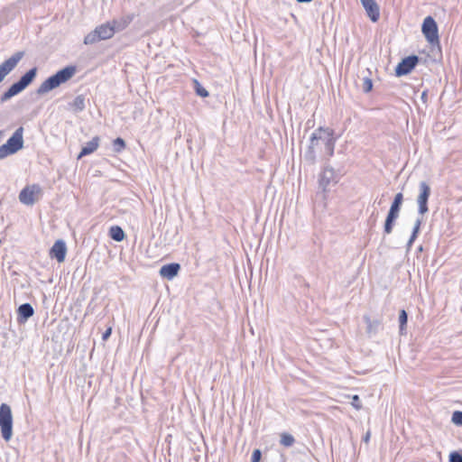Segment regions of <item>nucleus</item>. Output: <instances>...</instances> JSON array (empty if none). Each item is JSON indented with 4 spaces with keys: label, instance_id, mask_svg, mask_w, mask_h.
Wrapping results in <instances>:
<instances>
[{
    "label": "nucleus",
    "instance_id": "f257e3e1",
    "mask_svg": "<svg viewBox=\"0 0 462 462\" xmlns=\"http://www.w3.org/2000/svg\"><path fill=\"white\" fill-rule=\"evenodd\" d=\"M76 66L69 65L60 70L55 74L46 79L36 89V93L39 96L45 95L46 93L55 89L61 84L69 81L76 73Z\"/></svg>",
    "mask_w": 462,
    "mask_h": 462
},
{
    "label": "nucleus",
    "instance_id": "f03ea898",
    "mask_svg": "<svg viewBox=\"0 0 462 462\" xmlns=\"http://www.w3.org/2000/svg\"><path fill=\"white\" fill-rule=\"evenodd\" d=\"M38 69L33 67L27 70L20 79L13 83L6 91H5L0 97V102L5 103L13 97L20 94L25 88H27L35 79L37 76Z\"/></svg>",
    "mask_w": 462,
    "mask_h": 462
},
{
    "label": "nucleus",
    "instance_id": "7ed1b4c3",
    "mask_svg": "<svg viewBox=\"0 0 462 462\" xmlns=\"http://www.w3.org/2000/svg\"><path fill=\"white\" fill-rule=\"evenodd\" d=\"M115 34V29L110 22L97 26L95 30L88 33L84 38V44L91 45L98 42L111 39Z\"/></svg>",
    "mask_w": 462,
    "mask_h": 462
},
{
    "label": "nucleus",
    "instance_id": "20e7f679",
    "mask_svg": "<svg viewBox=\"0 0 462 462\" xmlns=\"http://www.w3.org/2000/svg\"><path fill=\"white\" fill-rule=\"evenodd\" d=\"M0 428L3 439L5 441L10 440L13 436V415L10 406L6 403L0 405Z\"/></svg>",
    "mask_w": 462,
    "mask_h": 462
},
{
    "label": "nucleus",
    "instance_id": "39448f33",
    "mask_svg": "<svg viewBox=\"0 0 462 462\" xmlns=\"http://www.w3.org/2000/svg\"><path fill=\"white\" fill-rule=\"evenodd\" d=\"M422 33L431 45H439L438 24L431 16H427L421 26Z\"/></svg>",
    "mask_w": 462,
    "mask_h": 462
},
{
    "label": "nucleus",
    "instance_id": "423d86ee",
    "mask_svg": "<svg viewBox=\"0 0 462 462\" xmlns=\"http://www.w3.org/2000/svg\"><path fill=\"white\" fill-rule=\"evenodd\" d=\"M41 194L42 188L39 184L27 185L20 191L19 200L23 205L32 206L38 199L37 196Z\"/></svg>",
    "mask_w": 462,
    "mask_h": 462
},
{
    "label": "nucleus",
    "instance_id": "0eeeda50",
    "mask_svg": "<svg viewBox=\"0 0 462 462\" xmlns=\"http://www.w3.org/2000/svg\"><path fill=\"white\" fill-rule=\"evenodd\" d=\"M431 189L426 181H420L419 184V195L417 197L418 212L423 216L429 211L428 201Z\"/></svg>",
    "mask_w": 462,
    "mask_h": 462
},
{
    "label": "nucleus",
    "instance_id": "6e6552de",
    "mask_svg": "<svg viewBox=\"0 0 462 462\" xmlns=\"http://www.w3.org/2000/svg\"><path fill=\"white\" fill-rule=\"evenodd\" d=\"M23 56L24 51H16L0 65V83L16 68Z\"/></svg>",
    "mask_w": 462,
    "mask_h": 462
},
{
    "label": "nucleus",
    "instance_id": "1a4fd4ad",
    "mask_svg": "<svg viewBox=\"0 0 462 462\" xmlns=\"http://www.w3.org/2000/svg\"><path fill=\"white\" fill-rule=\"evenodd\" d=\"M419 57L417 55H410L403 58L395 68V75L402 77L408 75L419 63Z\"/></svg>",
    "mask_w": 462,
    "mask_h": 462
},
{
    "label": "nucleus",
    "instance_id": "9d476101",
    "mask_svg": "<svg viewBox=\"0 0 462 462\" xmlns=\"http://www.w3.org/2000/svg\"><path fill=\"white\" fill-rule=\"evenodd\" d=\"M23 128L20 126L17 128L13 135L7 140L6 145L9 149L15 153L23 147Z\"/></svg>",
    "mask_w": 462,
    "mask_h": 462
},
{
    "label": "nucleus",
    "instance_id": "9b49d317",
    "mask_svg": "<svg viewBox=\"0 0 462 462\" xmlns=\"http://www.w3.org/2000/svg\"><path fill=\"white\" fill-rule=\"evenodd\" d=\"M67 254V246L63 240H57L50 250V257L58 263H63Z\"/></svg>",
    "mask_w": 462,
    "mask_h": 462
},
{
    "label": "nucleus",
    "instance_id": "f8f14e48",
    "mask_svg": "<svg viewBox=\"0 0 462 462\" xmlns=\"http://www.w3.org/2000/svg\"><path fill=\"white\" fill-rule=\"evenodd\" d=\"M334 136V130L329 128L319 127L315 130L311 136L310 141L312 145H318L319 142L322 143H326L328 139H331Z\"/></svg>",
    "mask_w": 462,
    "mask_h": 462
},
{
    "label": "nucleus",
    "instance_id": "ddd939ff",
    "mask_svg": "<svg viewBox=\"0 0 462 462\" xmlns=\"http://www.w3.org/2000/svg\"><path fill=\"white\" fill-rule=\"evenodd\" d=\"M363 7L365 10L367 16L374 23H376L380 18V7L375 0H360Z\"/></svg>",
    "mask_w": 462,
    "mask_h": 462
},
{
    "label": "nucleus",
    "instance_id": "4468645a",
    "mask_svg": "<svg viewBox=\"0 0 462 462\" xmlns=\"http://www.w3.org/2000/svg\"><path fill=\"white\" fill-rule=\"evenodd\" d=\"M337 176L333 168L329 166H326L320 174L319 178V186L322 188L323 191L327 190V187L334 182L336 183L337 180H336Z\"/></svg>",
    "mask_w": 462,
    "mask_h": 462
},
{
    "label": "nucleus",
    "instance_id": "2eb2a0df",
    "mask_svg": "<svg viewBox=\"0 0 462 462\" xmlns=\"http://www.w3.org/2000/svg\"><path fill=\"white\" fill-rule=\"evenodd\" d=\"M180 270V264L178 263H171L161 267L159 273L162 278L171 280L176 277Z\"/></svg>",
    "mask_w": 462,
    "mask_h": 462
},
{
    "label": "nucleus",
    "instance_id": "dca6fc26",
    "mask_svg": "<svg viewBox=\"0 0 462 462\" xmlns=\"http://www.w3.org/2000/svg\"><path fill=\"white\" fill-rule=\"evenodd\" d=\"M34 310L30 303H23L17 309V321L19 324L25 323L32 315Z\"/></svg>",
    "mask_w": 462,
    "mask_h": 462
},
{
    "label": "nucleus",
    "instance_id": "f3484780",
    "mask_svg": "<svg viewBox=\"0 0 462 462\" xmlns=\"http://www.w3.org/2000/svg\"><path fill=\"white\" fill-rule=\"evenodd\" d=\"M99 141H100V139L98 136L93 137L92 140L86 143V145L82 147L79 154L78 155V159H80L86 155H88V154H91L92 152H94L99 145Z\"/></svg>",
    "mask_w": 462,
    "mask_h": 462
},
{
    "label": "nucleus",
    "instance_id": "a211bd4d",
    "mask_svg": "<svg viewBox=\"0 0 462 462\" xmlns=\"http://www.w3.org/2000/svg\"><path fill=\"white\" fill-rule=\"evenodd\" d=\"M399 217V213H394L393 211H388L386 216L384 225H383V233L384 235H390L393 232V226L395 225L396 220Z\"/></svg>",
    "mask_w": 462,
    "mask_h": 462
},
{
    "label": "nucleus",
    "instance_id": "6ab92c4d",
    "mask_svg": "<svg viewBox=\"0 0 462 462\" xmlns=\"http://www.w3.org/2000/svg\"><path fill=\"white\" fill-rule=\"evenodd\" d=\"M133 21V15L123 16L119 19H114L112 22V27L115 29V33L121 32L125 29Z\"/></svg>",
    "mask_w": 462,
    "mask_h": 462
},
{
    "label": "nucleus",
    "instance_id": "aec40b11",
    "mask_svg": "<svg viewBox=\"0 0 462 462\" xmlns=\"http://www.w3.org/2000/svg\"><path fill=\"white\" fill-rule=\"evenodd\" d=\"M68 106L69 109L72 110L75 113L82 112L86 107L84 96H77L72 102L69 103Z\"/></svg>",
    "mask_w": 462,
    "mask_h": 462
},
{
    "label": "nucleus",
    "instance_id": "412c9836",
    "mask_svg": "<svg viewBox=\"0 0 462 462\" xmlns=\"http://www.w3.org/2000/svg\"><path fill=\"white\" fill-rule=\"evenodd\" d=\"M109 236L116 242H122L125 238V233L119 226H112L109 228Z\"/></svg>",
    "mask_w": 462,
    "mask_h": 462
},
{
    "label": "nucleus",
    "instance_id": "4be33fe9",
    "mask_svg": "<svg viewBox=\"0 0 462 462\" xmlns=\"http://www.w3.org/2000/svg\"><path fill=\"white\" fill-rule=\"evenodd\" d=\"M364 320L366 324V332L369 335H374L379 327L381 326V322L378 319H371L368 316L364 317Z\"/></svg>",
    "mask_w": 462,
    "mask_h": 462
},
{
    "label": "nucleus",
    "instance_id": "5701e85b",
    "mask_svg": "<svg viewBox=\"0 0 462 462\" xmlns=\"http://www.w3.org/2000/svg\"><path fill=\"white\" fill-rule=\"evenodd\" d=\"M421 224H422V217H418L414 223L411 235L410 236V239L407 242V249L408 250L411 247L413 242L417 238L418 234L420 233Z\"/></svg>",
    "mask_w": 462,
    "mask_h": 462
},
{
    "label": "nucleus",
    "instance_id": "b1692460",
    "mask_svg": "<svg viewBox=\"0 0 462 462\" xmlns=\"http://www.w3.org/2000/svg\"><path fill=\"white\" fill-rule=\"evenodd\" d=\"M402 202H403V195H402V193L399 192L394 196L393 201L392 202V205H391L389 210L393 211L394 213L400 214Z\"/></svg>",
    "mask_w": 462,
    "mask_h": 462
},
{
    "label": "nucleus",
    "instance_id": "393cba45",
    "mask_svg": "<svg viewBox=\"0 0 462 462\" xmlns=\"http://www.w3.org/2000/svg\"><path fill=\"white\" fill-rule=\"evenodd\" d=\"M408 322V313L404 310H401L399 313V328L401 335L406 334V325Z\"/></svg>",
    "mask_w": 462,
    "mask_h": 462
},
{
    "label": "nucleus",
    "instance_id": "a878e982",
    "mask_svg": "<svg viewBox=\"0 0 462 462\" xmlns=\"http://www.w3.org/2000/svg\"><path fill=\"white\" fill-rule=\"evenodd\" d=\"M315 147L316 145H312L311 143L308 146V149L306 150L304 153V159L310 164H314L316 162V154H315Z\"/></svg>",
    "mask_w": 462,
    "mask_h": 462
},
{
    "label": "nucleus",
    "instance_id": "bb28decb",
    "mask_svg": "<svg viewBox=\"0 0 462 462\" xmlns=\"http://www.w3.org/2000/svg\"><path fill=\"white\" fill-rule=\"evenodd\" d=\"M295 442V439L289 433H282L281 435V444L285 447H291Z\"/></svg>",
    "mask_w": 462,
    "mask_h": 462
},
{
    "label": "nucleus",
    "instance_id": "cd10ccee",
    "mask_svg": "<svg viewBox=\"0 0 462 462\" xmlns=\"http://www.w3.org/2000/svg\"><path fill=\"white\" fill-rule=\"evenodd\" d=\"M336 138L333 136L331 139H328L326 143H324L326 152L328 156H332L334 154Z\"/></svg>",
    "mask_w": 462,
    "mask_h": 462
},
{
    "label": "nucleus",
    "instance_id": "c85d7f7f",
    "mask_svg": "<svg viewBox=\"0 0 462 462\" xmlns=\"http://www.w3.org/2000/svg\"><path fill=\"white\" fill-rule=\"evenodd\" d=\"M113 146L116 152H120L125 148V142L123 138L117 137L114 140Z\"/></svg>",
    "mask_w": 462,
    "mask_h": 462
},
{
    "label": "nucleus",
    "instance_id": "c756f323",
    "mask_svg": "<svg viewBox=\"0 0 462 462\" xmlns=\"http://www.w3.org/2000/svg\"><path fill=\"white\" fill-rule=\"evenodd\" d=\"M194 83H195V91H196V94L201 97H208V91L204 88L200 84L199 82L195 79L194 80Z\"/></svg>",
    "mask_w": 462,
    "mask_h": 462
},
{
    "label": "nucleus",
    "instance_id": "7c9ffc66",
    "mask_svg": "<svg viewBox=\"0 0 462 462\" xmlns=\"http://www.w3.org/2000/svg\"><path fill=\"white\" fill-rule=\"evenodd\" d=\"M451 421L457 426H462V411H456L452 414Z\"/></svg>",
    "mask_w": 462,
    "mask_h": 462
},
{
    "label": "nucleus",
    "instance_id": "2f4dec72",
    "mask_svg": "<svg viewBox=\"0 0 462 462\" xmlns=\"http://www.w3.org/2000/svg\"><path fill=\"white\" fill-rule=\"evenodd\" d=\"M362 89L365 93H368L373 89V81L369 78H365L363 81Z\"/></svg>",
    "mask_w": 462,
    "mask_h": 462
},
{
    "label": "nucleus",
    "instance_id": "473e14b6",
    "mask_svg": "<svg viewBox=\"0 0 462 462\" xmlns=\"http://www.w3.org/2000/svg\"><path fill=\"white\" fill-rule=\"evenodd\" d=\"M449 462H462V453L459 451H452L448 456Z\"/></svg>",
    "mask_w": 462,
    "mask_h": 462
},
{
    "label": "nucleus",
    "instance_id": "72a5a7b5",
    "mask_svg": "<svg viewBox=\"0 0 462 462\" xmlns=\"http://www.w3.org/2000/svg\"><path fill=\"white\" fill-rule=\"evenodd\" d=\"M14 154L11 149L5 143L0 146V160L5 158L8 155Z\"/></svg>",
    "mask_w": 462,
    "mask_h": 462
},
{
    "label": "nucleus",
    "instance_id": "f704fd0d",
    "mask_svg": "<svg viewBox=\"0 0 462 462\" xmlns=\"http://www.w3.org/2000/svg\"><path fill=\"white\" fill-rule=\"evenodd\" d=\"M262 452L260 449H254L252 453L251 462H260Z\"/></svg>",
    "mask_w": 462,
    "mask_h": 462
},
{
    "label": "nucleus",
    "instance_id": "c9c22d12",
    "mask_svg": "<svg viewBox=\"0 0 462 462\" xmlns=\"http://www.w3.org/2000/svg\"><path fill=\"white\" fill-rule=\"evenodd\" d=\"M112 333V328H108L102 335V339L104 341L107 340Z\"/></svg>",
    "mask_w": 462,
    "mask_h": 462
},
{
    "label": "nucleus",
    "instance_id": "e433bc0d",
    "mask_svg": "<svg viewBox=\"0 0 462 462\" xmlns=\"http://www.w3.org/2000/svg\"><path fill=\"white\" fill-rule=\"evenodd\" d=\"M360 402L359 400V397L358 395H354L353 396V405L356 408V409H359L360 408V405L358 404V402Z\"/></svg>",
    "mask_w": 462,
    "mask_h": 462
},
{
    "label": "nucleus",
    "instance_id": "4c0bfd02",
    "mask_svg": "<svg viewBox=\"0 0 462 462\" xmlns=\"http://www.w3.org/2000/svg\"><path fill=\"white\" fill-rule=\"evenodd\" d=\"M371 437V432L368 430L365 435L363 437V441L368 443Z\"/></svg>",
    "mask_w": 462,
    "mask_h": 462
},
{
    "label": "nucleus",
    "instance_id": "58836bf2",
    "mask_svg": "<svg viewBox=\"0 0 462 462\" xmlns=\"http://www.w3.org/2000/svg\"><path fill=\"white\" fill-rule=\"evenodd\" d=\"M427 98H428V93L427 91H423L422 94H421V99L424 103L427 102Z\"/></svg>",
    "mask_w": 462,
    "mask_h": 462
},
{
    "label": "nucleus",
    "instance_id": "ea45409f",
    "mask_svg": "<svg viewBox=\"0 0 462 462\" xmlns=\"http://www.w3.org/2000/svg\"><path fill=\"white\" fill-rule=\"evenodd\" d=\"M298 3H310L312 0H296Z\"/></svg>",
    "mask_w": 462,
    "mask_h": 462
}]
</instances>
